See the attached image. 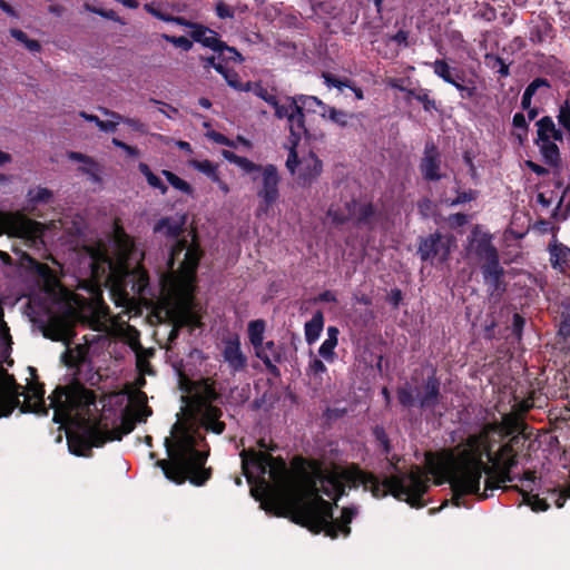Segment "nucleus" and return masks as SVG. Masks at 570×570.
I'll return each instance as SVG.
<instances>
[{
	"label": "nucleus",
	"mask_w": 570,
	"mask_h": 570,
	"mask_svg": "<svg viewBox=\"0 0 570 570\" xmlns=\"http://www.w3.org/2000/svg\"><path fill=\"white\" fill-rule=\"evenodd\" d=\"M26 261L28 263V269L37 275L45 283H50L55 278L53 271L49 267V265L37 261L36 258L27 255Z\"/></svg>",
	"instance_id": "obj_37"
},
{
	"label": "nucleus",
	"mask_w": 570,
	"mask_h": 570,
	"mask_svg": "<svg viewBox=\"0 0 570 570\" xmlns=\"http://www.w3.org/2000/svg\"><path fill=\"white\" fill-rule=\"evenodd\" d=\"M223 358L233 373L242 372L247 366V357L242 352L239 337L235 336L224 342Z\"/></svg>",
	"instance_id": "obj_22"
},
{
	"label": "nucleus",
	"mask_w": 570,
	"mask_h": 570,
	"mask_svg": "<svg viewBox=\"0 0 570 570\" xmlns=\"http://www.w3.org/2000/svg\"><path fill=\"white\" fill-rule=\"evenodd\" d=\"M396 396L400 405L404 409L417 406L422 412L429 411L439 417L443 415L442 412L436 413L435 411L443 399L441 381L436 376L435 370L422 381L421 386L413 389L406 383L397 387Z\"/></svg>",
	"instance_id": "obj_9"
},
{
	"label": "nucleus",
	"mask_w": 570,
	"mask_h": 570,
	"mask_svg": "<svg viewBox=\"0 0 570 570\" xmlns=\"http://www.w3.org/2000/svg\"><path fill=\"white\" fill-rule=\"evenodd\" d=\"M265 326L266 324L264 320L250 321L248 324V337L255 350V355L263 361L267 372L277 379L281 376V371L274 363H272L271 357L266 353L265 348H263Z\"/></svg>",
	"instance_id": "obj_18"
},
{
	"label": "nucleus",
	"mask_w": 570,
	"mask_h": 570,
	"mask_svg": "<svg viewBox=\"0 0 570 570\" xmlns=\"http://www.w3.org/2000/svg\"><path fill=\"white\" fill-rule=\"evenodd\" d=\"M537 138L534 141H563L564 134L560 128H557L552 117L543 116L537 122Z\"/></svg>",
	"instance_id": "obj_26"
},
{
	"label": "nucleus",
	"mask_w": 570,
	"mask_h": 570,
	"mask_svg": "<svg viewBox=\"0 0 570 570\" xmlns=\"http://www.w3.org/2000/svg\"><path fill=\"white\" fill-rule=\"evenodd\" d=\"M168 22H174L178 26L189 28L190 29L189 37L195 42H198L203 46L212 45V41H208V35H210V32H213V29H209L208 27H206L202 23L189 21L186 18L180 17V16L175 17V16L170 14Z\"/></svg>",
	"instance_id": "obj_25"
},
{
	"label": "nucleus",
	"mask_w": 570,
	"mask_h": 570,
	"mask_svg": "<svg viewBox=\"0 0 570 570\" xmlns=\"http://www.w3.org/2000/svg\"><path fill=\"white\" fill-rule=\"evenodd\" d=\"M546 165L552 168L561 167V153L554 140L534 141Z\"/></svg>",
	"instance_id": "obj_30"
},
{
	"label": "nucleus",
	"mask_w": 570,
	"mask_h": 570,
	"mask_svg": "<svg viewBox=\"0 0 570 570\" xmlns=\"http://www.w3.org/2000/svg\"><path fill=\"white\" fill-rule=\"evenodd\" d=\"M199 393L195 395V403L197 409L213 404L220 399V394L216 389L214 380L206 377L197 382Z\"/></svg>",
	"instance_id": "obj_27"
},
{
	"label": "nucleus",
	"mask_w": 570,
	"mask_h": 570,
	"mask_svg": "<svg viewBox=\"0 0 570 570\" xmlns=\"http://www.w3.org/2000/svg\"><path fill=\"white\" fill-rule=\"evenodd\" d=\"M303 137L309 138V136L288 137V142L291 146H289V151H288V156L286 159V168L288 169V171L291 174H295V170H296L298 164H301V161L298 159V155H297V147Z\"/></svg>",
	"instance_id": "obj_42"
},
{
	"label": "nucleus",
	"mask_w": 570,
	"mask_h": 570,
	"mask_svg": "<svg viewBox=\"0 0 570 570\" xmlns=\"http://www.w3.org/2000/svg\"><path fill=\"white\" fill-rule=\"evenodd\" d=\"M323 171V161L311 151L306 157L301 160V168L297 176V184L307 188L311 187Z\"/></svg>",
	"instance_id": "obj_20"
},
{
	"label": "nucleus",
	"mask_w": 570,
	"mask_h": 570,
	"mask_svg": "<svg viewBox=\"0 0 570 570\" xmlns=\"http://www.w3.org/2000/svg\"><path fill=\"white\" fill-rule=\"evenodd\" d=\"M161 38L167 42L173 43L175 47L180 48L184 51H189L193 48V39H188L185 36L176 37L167 33H163Z\"/></svg>",
	"instance_id": "obj_58"
},
{
	"label": "nucleus",
	"mask_w": 570,
	"mask_h": 570,
	"mask_svg": "<svg viewBox=\"0 0 570 570\" xmlns=\"http://www.w3.org/2000/svg\"><path fill=\"white\" fill-rule=\"evenodd\" d=\"M525 440L520 435L511 436L508 442L501 445V454L505 453H517L519 454V450L524 445Z\"/></svg>",
	"instance_id": "obj_57"
},
{
	"label": "nucleus",
	"mask_w": 570,
	"mask_h": 570,
	"mask_svg": "<svg viewBox=\"0 0 570 570\" xmlns=\"http://www.w3.org/2000/svg\"><path fill=\"white\" fill-rule=\"evenodd\" d=\"M236 159L237 161L235 165H237L247 174L261 173L264 169L263 165L256 164L244 156H240L239 158Z\"/></svg>",
	"instance_id": "obj_62"
},
{
	"label": "nucleus",
	"mask_w": 570,
	"mask_h": 570,
	"mask_svg": "<svg viewBox=\"0 0 570 570\" xmlns=\"http://www.w3.org/2000/svg\"><path fill=\"white\" fill-rule=\"evenodd\" d=\"M441 156L438 148L432 145H426L424 156L420 163V171L422 177L428 181H439L442 178L440 174Z\"/></svg>",
	"instance_id": "obj_23"
},
{
	"label": "nucleus",
	"mask_w": 570,
	"mask_h": 570,
	"mask_svg": "<svg viewBox=\"0 0 570 570\" xmlns=\"http://www.w3.org/2000/svg\"><path fill=\"white\" fill-rule=\"evenodd\" d=\"M372 434L376 442L380 444L382 454L385 456L390 455L392 451V444L384 426L375 425L372 430Z\"/></svg>",
	"instance_id": "obj_49"
},
{
	"label": "nucleus",
	"mask_w": 570,
	"mask_h": 570,
	"mask_svg": "<svg viewBox=\"0 0 570 570\" xmlns=\"http://www.w3.org/2000/svg\"><path fill=\"white\" fill-rule=\"evenodd\" d=\"M161 173L165 176V178L167 179V181L174 188H176L187 195H190L193 193L191 186L186 180L181 179L176 174H174L173 171L164 169Z\"/></svg>",
	"instance_id": "obj_52"
},
{
	"label": "nucleus",
	"mask_w": 570,
	"mask_h": 570,
	"mask_svg": "<svg viewBox=\"0 0 570 570\" xmlns=\"http://www.w3.org/2000/svg\"><path fill=\"white\" fill-rule=\"evenodd\" d=\"M203 256L204 250L196 236L190 243L186 238L177 239L170 248L167 268L181 286H193L196 283L197 269Z\"/></svg>",
	"instance_id": "obj_8"
},
{
	"label": "nucleus",
	"mask_w": 570,
	"mask_h": 570,
	"mask_svg": "<svg viewBox=\"0 0 570 570\" xmlns=\"http://www.w3.org/2000/svg\"><path fill=\"white\" fill-rule=\"evenodd\" d=\"M39 226L40 224L38 222L23 218L18 222L17 230L21 236L31 237L38 232Z\"/></svg>",
	"instance_id": "obj_54"
},
{
	"label": "nucleus",
	"mask_w": 570,
	"mask_h": 570,
	"mask_svg": "<svg viewBox=\"0 0 570 570\" xmlns=\"http://www.w3.org/2000/svg\"><path fill=\"white\" fill-rule=\"evenodd\" d=\"M451 243L452 238L450 236L435 232L428 237L420 238L417 254L422 262L434 263L436 261L443 264L449 259Z\"/></svg>",
	"instance_id": "obj_13"
},
{
	"label": "nucleus",
	"mask_w": 570,
	"mask_h": 570,
	"mask_svg": "<svg viewBox=\"0 0 570 570\" xmlns=\"http://www.w3.org/2000/svg\"><path fill=\"white\" fill-rule=\"evenodd\" d=\"M49 406L45 402V385L38 381L28 384V394L24 402L19 405L22 413L48 415L49 407L53 410L52 421L65 424L72 415L90 412L96 404V394L87 389L80 381L73 379L69 384L58 385L49 395Z\"/></svg>",
	"instance_id": "obj_5"
},
{
	"label": "nucleus",
	"mask_w": 570,
	"mask_h": 570,
	"mask_svg": "<svg viewBox=\"0 0 570 570\" xmlns=\"http://www.w3.org/2000/svg\"><path fill=\"white\" fill-rule=\"evenodd\" d=\"M570 214V191L563 189L556 207L551 212V217L556 220H564Z\"/></svg>",
	"instance_id": "obj_41"
},
{
	"label": "nucleus",
	"mask_w": 570,
	"mask_h": 570,
	"mask_svg": "<svg viewBox=\"0 0 570 570\" xmlns=\"http://www.w3.org/2000/svg\"><path fill=\"white\" fill-rule=\"evenodd\" d=\"M216 71L224 77L229 87L237 91L248 92L253 88V82H243L237 71L227 68L222 62L217 63Z\"/></svg>",
	"instance_id": "obj_33"
},
{
	"label": "nucleus",
	"mask_w": 570,
	"mask_h": 570,
	"mask_svg": "<svg viewBox=\"0 0 570 570\" xmlns=\"http://www.w3.org/2000/svg\"><path fill=\"white\" fill-rule=\"evenodd\" d=\"M478 195H479L478 190H474V189L458 191L456 197L449 202V206H452V207L459 206V205L475 200L478 198Z\"/></svg>",
	"instance_id": "obj_60"
},
{
	"label": "nucleus",
	"mask_w": 570,
	"mask_h": 570,
	"mask_svg": "<svg viewBox=\"0 0 570 570\" xmlns=\"http://www.w3.org/2000/svg\"><path fill=\"white\" fill-rule=\"evenodd\" d=\"M324 327V315L322 311H316L312 318L305 323V340L307 344L312 345L315 343Z\"/></svg>",
	"instance_id": "obj_35"
},
{
	"label": "nucleus",
	"mask_w": 570,
	"mask_h": 570,
	"mask_svg": "<svg viewBox=\"0 0 570 570\" xmlns=\"http://www.w3.org/2000/svg\"><path fill=\"white\" fill-rule=\"evenodd\" d=\"M105 262L108 263L111 269L112 276L116 278V283L119 287H128L137 294H142L149 284L148 273L141 267L137 266L130 268L127 263H120L118 268H114L112 262L105 256Z\"/></svg>",
	"instance_id": "obj_14"
},
{
	"label": "nucleus",
	"mask_w": 570,
	"mask_h": 570,
	"mask_svg": "<svg viewBox=\"0 0 570 570\" xmlns=\"http://www.w3.org/2000/svg\"><path fill=\"white\" fill-rule=\"evenodd\" d=\"M259 174V178L256 176L252 177L258 198L256 208V217L258 218L267 216L277 204L281 197L279 184L282 180L277 167L273 164L265 165Z\"/></svg>",
	"instance_id": "obj_10"
},
{
	"label": "nucleus",
	"mask_w": 570,
	"mask_h": 570,
	"mask_svg": "<svg viewBox=\"0 0 570 570\" xmlns=\"http://www.w3.org/2000/svg\"><path fill=\"white\" fill-rule=\"evenodd\" d=\"M352 117L353 115L344 110L336 109L335 107L328 106L326 108V118L342 128L348 125V119Z\"/></svg>",
	"instance_id": "obj_51"
},
{
	"label": "nucleus",
	"mask_w": 570,
	"mask_h": 570,
	"mask_svg": "<svg viewBox=\"0 0 570 570\" xmlns=\"http://www.w3.org/2000/svg\"><path fill=\"white\" fill-rule=\"evenodd\" d=\"M28 196L35 204H47L52 198V191L45 187H38L36 190H29Z\"/></svg>",
	"instance_id": "obj_56"
},
{
	"label": "nucleus",
	"mask_w": 570,
	"mask_h": 570,
	"mask_svg": "<svg viewBox=\"0 0 570 570\" xmlns=\"http://www.w3.org/2000/svg\"><path fill=\"white\" fill-rule=\"evenodd\" d=\"M472 458L469 454L461 455L458 451L456 456L453 459L452 466L449 470L448 482L451 485L452 499L451 502L454 507L464 505L463 497L473 494L479 501L487 500L491 494L485 491L481 492L480 470H474L470 464Z\"/></svg>",
	"instance_id": "obj_6"
},
{
	"label": "nucleus",
	"mask_w": 570,
	"mask_h": 570,
	"mask_svg": "<svg viewBox=\"0 0 570 570\" xmlns=\"http://www.w3.org/2000/svg\"><path fill=\"white\" fill-rule=\"evenodd\" d=\"M430 94L431 90L426 88H412L407 91V96H404V101L410 104L411 100L414 99L422 105L424 111L432 112L433 110H438V104L434 98L430 97Z\"/></svg>",
	"instance_id": "obj_32"
},
{
	"label": "nucleus",
	"mask_w": 570,
	"mask_h": 570,
	"mask_svg": "<svg viewBox=\"0 0 570 570\" xmlns=\"http://www.w3.org/2000/svg\"><path fill=\"white\" fill-rule=\"evenodd\" d=\"M252 90L254 91V94L259 97L261 99H263L265 102H267L271 107L273 105H276V101L278 100V98L271 94L267 88L263 87L261 83H255L254 85V88H252Z\"/></svg>",
	"instance_id": "obj_64"
},
{
	"label": "nucleus",
	"mask_w": 570,
	"mask_h": 570,
	"mask_svg": "<svg viewBox=\"0 0 570 570\" xmlns=\"http://www.w3.org/2000/svg\"><path fill=\"white\" fill-rule=\"evenodd\" d=\"M87 413L77 415L78 419L83 420L81 432L68 435L69 450L78 456H89L92 448L104 446L108 442V438L105 436L98 423L91 424L89 420L83 419ZM72 416H76V414Z\"/></svg>",
	"instance_id": "obj_11"
},
{
	"label": "nucleus",
	"mask_w": 570,
	"mask_h": 570,
	"mask_svg": "<svg viewBox=\"0 0 570 570\" xmlns=\"http://www.w3.org/2000/svg\"><path fill=\"white\" fill-rule=\"evenodd\" d=\"M139 171L146 177V180L148 185L155 189H158L161 195H166L168 191L167 185L164 184V181L155 175L149 166L145 163H139L138 165Z\"/></svg>",
	"instance_id": "obj_43"
},
{
	"label": "nucleus",
	"mask_w": 570,
	"mask_h": 570,
	"mask_svg": "<svg viewBox=\"0 0 570 570\" xmlns=\"http://www.w3.org/2000/svg\"><path fill=\"white\" fill-rule=\"evenodd\" d=\"M554 38V29L547 20H540L529 29V40L534 45H541Z\"/></svg>",
	"instance_id": "obj_34"
},
{
	"label": "nucleus",
	"mask_w": 570,
	"mask_h": 570,
	"mask_svg": "<svg viewBox=\"0 0 570 570\" xmlns=\"http://www.w3.org/2000/svg\"><path fill=\"white\" fill-rule=\"evenodd\" d=\"M541 87L550 88V82L546 78H535L533 79L525 88L522 98H521V108L529 109L531 106L532 97H534L537 90Z\"/></svg>",
	"instance_id": "obj_39"
},
{
	"label": "nucleus",
	"mask_w": 570,
	"mask_h": 570,
	"mask_svg": "<svg viewBox=\"0 0 570 570\" xmlns=\"http://www.w3.org/2000/svg\"><path fill=\"white\" fill-rule=\"evenodd\" d=\"M480 271L489 299L494 303L500 302L508 288L504 268L498 262L491 265H480Z\"/></svg>",
	"instance_id": "obj_16"
},
{
	"label": "nucleus",
	"mask_w": 570,
	"mask_h": 570,
	"mask_svg": "<svg viewBox=\"0 0 570 570\" xmlns=\"http://www.w3.org/2000/svg\"><path fill=\"white\" fill-rule=\"evenodd\" d=\"M503 491H517L522 495L523 502L527 505H530L531 509L535 512H543L550 508V504L546 499H541L539 494H532L533 489L524 490L519 485H504Z\"/></svg>",
	"instance_id": "obj_31"
},
{
	"label": "nucleus",
	"mask_w": 570,
	"mask_h": 570,
	"mask_svg": "<svg viewBox=\"0 0 570 570\" xmlns=\"http://www.w3.org/2000/svg\"><path fill=\"white\" fill-rule=\"evenodd\" d=\"M469 248L481 262V265H491L500 262L497 247L492 243V235L484 233L476 225L469 237Z\"/></svg>",
	"instance_id": "obj_15"
},
{
	"label": "nucleus",
	"mask_w": 570,
	"mask_h": 570,
	"mask_svg": "<svg viewBox=\"0 0 570 570\" xmlns=\"http://www.w3.org/2000/svg\"><path fill=\"white\" fill-rule=\"evenodd\" d=\"M561 317L558 334L566 344H570V296L563 303Z\"/></svg>",
	"instance_id": "obj_45"
},
{
	"label": "nucleus",
	"mask_w": 570,
	"mask_h": 570,
	"mask_svg": "<svg viewBox=\"0 0 570 570\" xmlns=\"http://www.w3.org/2000/svg\"><path fill=\"white\" fill-rule=\"evenodd\" d=\"M197 411L200 413L202 416V425L204 429L207 428L208 424H213L214 422H217L223 416V411L220 407L208 404L207 406L199 407Z\"/></svg>",
	"instance_id": "obj_44"
},
{
	"label": "nucleus",
	"mask_w": 570,
	"mask_h": 570,
	"mask_svg": "<svg viewBox=\"0 0 570 570\" xmlns=\"http://www.w3.org/2000/svg\"><path fill=\"white\" fill-rule=\"evenodd\" d=\"M498 423L484 424L478 433L468 435L455 449L461 455L469 454L472 458L470 466L480 470V479L485 475V491L503 489V484L517 479L513 469L518 465L517 453L501 454V446L493 452L490 434L497 432Z\"/></svg>",
	"instance_id": "obj_4"
},
{
	"label": "nucleus",
	"mask_w": 570,
	"mask_h": 570,
	"mask_svg": "<svg viewBox=\"0 0 570 570\" xmlns=\"http://www.w3.org/2000/svg\"><path fill=\"white\" fill-rule=\"evenodd\" d=\"M299 461L303 465L308 466L307 474L313 478L316 482L321 483V481L324 479V476L328 473L326 469L323 468V464L318 462L317 460H305L303 458H299Z\"/></svg>",
	"instance_id": "obj_50"
},
{
	"label": "nucleus",
	"mask_w": 570,
	"mask_h": 570,
	"mask_svg": "<svg viewBox=\"0 0 570 570\" xmlns=\"http://www.w3.org/2000/svg\"><path fill=\"white\" fill-rule=\"evenodd\" d=\"M338 342L326 338L318 348V354L326 361L332 362L335 357V347Z\"/></svg>",
	"instance_id": "obj_61"
},
{
	"label": "nucleus",
	"mask_w": 570,
	"mask_h": 570,
	"mask_svg": "<svg viewBox=\"0 0 570 570\" xmlns=\"http://www.w3.org/2000/svg\"><path fill=\"white\" fill-rule=\"evenodd\" d=\"M551 267L562 275L570 277V247L554 240L548 245Z\"/></svg>",
	"instance_id": "obj_24"
},
{
	"label": "nucleus",
	"mask_w": 570,
	"mask_h": 570,
	"mask_svg": "<svg viewBox=\"0 0 570 570\" xmlns=\"http://www.w3.org/2000/svg\"><path fill=\"white\" fill-rule=\"evenodd\" d=\"M557 120L564 136L570 137V99H566L559 105Z\"/></svg>",
	"instance_id": "obj_46"
},
{
	"label": "nucleus",
	"mask_w": 570,
	"mask_h": 570,
	"mask_svg": "<svg viewBox=\"0 0 570 570\" xmlns=\"http://www.w3.org/2000/svg\"><path fill=\"white\" fill-rule=\"evenodd\" d=\"M385 458L389 462V469L394 472V474H392L391 476H395V475L404 476V475H410L414 472H419L420 479L423 483V492L420 494V498H419V502L421 503V505H411V507L416 508V509L423 508L425 505V501H424L423 497L429 489V479L425 475V473L423 472V470L420 466L414 465V466H412V469L409 472H401L400 468H399V462L401 461V458L399 455L393 454L391 458H389V455Z\"/></svg>",
	"instance_id": "obj_28"
},
{
	"label": "nucleus",
	"mask_w": 570,
	"mask_h": 570,
	"mask_svg": "<svg viewBox=\"0 0 570 570\" xmlns=\"http://www.w3.org/2000/svg\"><path fill=\"white\" fill-rule=\"evenodd\" d=\"M144 9L153 17L161 20L169 21L170 13L167 11L163 2L151 1L144 4Z\"/></svg>",
	"instance_id": "obj_53"
},
{
	"label": "nucleus",
	"mask_w": 570,
	"mask_h": 570,
	"mask_svg": "<svg viewBox=\"0 0 570 570\" xmlns=\"http://www.w3.org/2000/svg\"><path fill=\"white\" fill-rule=\"evenodd\" d=\"M297 106L304 112V110L318 112L322 118H326V108L328 105L323 102L315 96L296 95Z\"/></svg>",
	"instance_id": "obj_36"
},
{
	"label": "nucleus",
	"mask_w": 570,
	"mask_h": 570,
	"mask_svg": "<svg viewBox=\"0 0 570 570\" xmlns=\"http://www.w3.org/2000/svg\"><path fill=\"white\" fill-rule=\"evenodd\" d=\"M240 458L242 470L248 483L252 484L256 482L255 475L249 471V466H252L258 472V480L262 485L269 487L265 480V474L267 473L275 485L283 488L287 484L288 469L282 456H273L271 453H266V451H255L254 449H249L243 450Z\"/></svg>",
	"instance_id": "obj_7"
},
{
	"label": "nucleus",
	"mask_w": 570,
	"mask_h": 570,
	"mask_svg": "<svg viewBox=\"0 0 570 570\" xmlns=\"http://www.w3.org/2000/svg\"><path fill=\"white\" fill-rule=\"evenodd\" d=\"M0 375L3 376V386L0 387V417L9 416L20 405V392L22 386L17 383L14 376L0 367Z\"/></svg>",
	"instance_id": "obj_17"
},
{
	"label": "nucleus",
	"mask_w": 570,
	"mask_h": 570,
	"mask_svg": "<svg viewBox=\"0 0 570 570\" xmlns=\"http://www.w3.org/2000/svg\"><path fill=\"white\" fill-rule=\"evenodd\" d=\"M322 77L326 86L337 88L338 90H342L343 88H347L348 86H351V79H341L331 72H323Z\"/></svg>",
	"instance_id": "obj_59"
},
{
	"label": "nucleus",
	"mask_w": 570,
	"mask_h": 570,
	"mask_svg": "<svg viewBox=\"0 0 570 570\" xmlns=\"http://www.w3.org/2000/svg\"><path fill=\"white\" fill-rule=\"evenodd\" d=\"M263 348H265L266 353L271 357L272 363L276 365V363L282 362V347L278 346L274 341H267L263 344Z\"/></svg>",
	"instance_id": "obj_63"
},
{
	"label": "nucleus",
	"mask_w": 570,
	"mask_h": 570,
	"mask_svg": "<svg viewBox=\"0 0 570 570\" xmlns=\"http://www.w3.org/2000/svg\"><path fill=\"white\" fill-rule=\"evenodd\" d=\"M186 224V216L181 215L178 219L173 217H163L154 225V233L165 234L167 237H178Z\"/></svg>",
	"instance_id": "obj_29"
},
{
	"label": "nucleus",
	"mask_w": 570,
	"mask_h": 570,
	"mask_svg": "<svg viewBox=\"0 0 570 570\" xmlns=\"http://www.w3.org/2000/svg\"><path fill=\"white\" fill-rule=\"evenodd\" d=\"M346 483L351 488L362 485L365 491H370L376 499L391 494L410 505H421L419 498L423 492V483L419 472L404 476H385L381 480L374 473L364 471L357 464H353L341 473L328 471L320 483V494L323 493L333 499L334 504L337 505V501L345 494Z\"/></svg>",
	"instance_id": "obj_2"
},
{
	"label": "nucleus",
	"mask_w": 570,
	"mask_h": 570,
	"mask_svg": "<svg viewBox=\"0 0 570 570\" xmlns=\"http://www.w3.org/2000/svg\"><path fill=\"white\" fill-rule=\"evenodd\" d=\"M208 41H212V45H204V47L216 52L219 62L223 65H228L230 62L243 63L245 61L240 52L235 47H230L223 41L216 31L213 30V32L208 35Z\"/></svg>",
	"instance_id": "obj_21"
},
{
	"label": "nucleus",
	"mask_w": 570,
	"mask_h": 570,
	"mask_svg": "<svg viewBox=\"0 0 570 570\" xmlns=\"http://www.w3.org/2000/svg\"><path fill=\"white\" fill-rule=\"evenodd\" d=\"M430 66L433 68L434 73L444 82H453L452 76L456 68L451 67L444 59H436Z\"/></svg>",
	"instance_id": "obj_47"
},
{
	"label": "nucleus",
	"mask_w": 570,
	"mask_h": 570,
	"mask_svg": "<svg viewBox=\"0 0 570 570\" xmlns=\"http://www.w3.org/2000/svg\"><path fill=\"white\" fill-rule=\"evenodd\" d=\"M171 435L173 439H165L169 459L158 460L156 465L176 484L189 481L195 487L205 485L213 474V469L205 466L209 456L205 436L179 421L173 425Z\"/></svg>",
	"instance_id": "obj_1"
},
{
	"label": "nucleus",
	"mask_w": 570,
	"mask_h": 570,
	"mask_svg": "<svg viewBox=\"0 0 570 570\" xmlns=\"http://www.w3.org/2000/svg\"><path fill=\"white\" fill-rule=\"evenodd\" d=\"M484 59L487 65L495 70L500 77L505 78L510 75L509 65L500 56L494 53H487Z\"/></svg>",
	"instance_id": "obj_48"
},
{
	"label": "nucleus",
	"mask_w": 570,
	"mask_h": 570,
	"mask_svg": "<svg viewBox=\"0 0 570 570\" xmlns=\"http://www.w3.org/2000/svg\"><path fill=\"white\" fill-rule=\"evenodd\" d=\"M85 9L87 11L96 13L102 18L125 24V21L118 16V13L115 10L101 9V8H97V7L88 4V3L85 4Z\"/></svg>",
	"instance_id": "obj_55"
},
{
	"label": "nucleus",
	"mask_w": 570,
	"mask_h": 570,
	"mask_svg": "<svg viewBox=\"0 0 570 570\" xmlns=\"http://www.w3.org/2000/svg\"><path fill=\"white\" fill-rule=\"evenodd\" d=\"M189 165L206 175L209 179H212L214 183H219V175H218V165L205 159V160H197L193 159L189 161Z\"/></svg>",
	"instance_id": "obj_40"
},
{
	"label": "nucleus",
	"mask_w": 570,
	"mask_h": 570,
	"mask_svg": "<svg viewBox=\"0 0 570 570\" xmlns=\"http://www.w3.org/2000/svg\"><path fill=\"white\" fill-rule=\"evenodd\" d=\"M136 420L124 416L121 420V424L119 428L112 429V430H102L106 438H108L109 441H120L124 435H127L131 433L136 426Z\"/></svg>",
	"instance_id": "obj_38"
},
{
	"label": "nucleus",
	"mask_w": 570,
	"mask_h": 570,
	"mask_svg": "<svg viewBox=\"0 0 570 570\" xmlns=\"http://www.w3.org/2000/svg\"><path fill=\"white\" fill-rule=\"evenodd\" d=\"M272 107L277 119L287 120V128L289 130L288 137L309 136V131L305 124V114L302 112L297 106L295 96H286L284 104H281V101L277 100L276 105H273Z\"/></svg>",
	"instance_id": "obj_12"
},
{
	"label": "nucleus",
	"mask_w": 570,
	"mask_h": 570,
	"mask_svg": "<svg viewBox=\"0 0 570 570\" xmlns=\"http://www.w3.org/2000/svg\"><path fill=\"white\" fill-rule=\"evenodd\" d=\"M301 475L305 494L291 500L284 515L315 534L325 532L331 539H336L340 534L344 538L348 537L350 524L357 515L358 509L354 505L345 507L342 509L341 517L334 519L333 504L320 494V483L313 480L305 469H302Z\"/></svg>",
	"instance_id": "obj_3"
},
{
	"label": "nucleus",
	"mask_w": 570,
	"mask_h": 570,
	"mask_svg": "<svg viewBox=\"0 0 570 570\" xmlns=\"http://www.w3.org/2000/svg\"><path fill=\"white\" fill-rule=\"evenodd\" d=\"M345 208L352 216L355 226L366 227L370 230L374 228L377 210L373 203H361L352 199L345 204Z\"/></svg>",
	"instance_id": "obj_19"
}]
</instances>
